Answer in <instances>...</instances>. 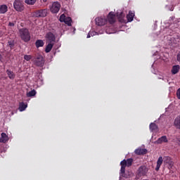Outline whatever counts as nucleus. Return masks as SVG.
I'll use <instances>...</instances> for the list:
<instances>
[{
  "instance_id": "1",
  "label": "nucleus",
  "mask_w": 180,
  "mask_h": 180,
  "mask_svg": "<svg viewBox=\"0 0 180 180\" xmlns=\"http://www.w3.org/2000/svg\"><path fill=\"white\" fill-rule=\"evenodd\" d=\"M19 36L25 43L30 41L32 37L30 36V32L27 28H20L18 27Z\"/></svg>"
},
{
  "instance_id": "2",
  "label": "nucleus",
  "mask_w": 180,
  "mask_h": 180,
  "mask_svg": "<svg viewBox=\"0 0 180 180\" xmlns=\"http://www.w3.org/2000/svg\"><path fill=\"white\" fill-rule=\"evenodd\" d=\"M13 6L14 9H15L17 12H22V11H25V6L20 0H15Z\"/></svg>"
},
{
  "instance_id": "3",
  "label": "nucleus",
  "mask_w": 180,
  "mask_h": 180,
  "mask_svg": "<svg viewBox=\"0 0 180 180\" xmlns=\"http://www.w3.org/2000/svg\"><path fill=\"white\" fill-rule=\"evenodd\" d=\"M34 63L37 67H43L44 65V58L41 55H37L34 58Z\"/></svg>"
},
{
  "instance_id": "4",
  "label": "nucleus",
  "mask_w": 180,
  "mask_h": 180,
  "mask_svg": "<svg viewBox=\"0 0 180 180\" xmlns=\"http://www.w3.org/2000/svg\"><path fill=\"white\" fill-rule=\"evenodd\" d=\"M60 8L61 4H60L58 1H55L52 4L51 7L50 8V11L52 12V13H58Z\"/></svg>"
},
{
  "instance_id": "5",
  "label": "nucleus",
  "mask_w": 180,
  "mask_h": 180,
  "mask_svg": "<svg viewBox=\"0 0 180 180\" xmlns=\"http://www.w3.org/2000/svg\"><path fill=\"white\" fill-rule=\"evenodd\" d=\"M106 20L109 22L110 25H113V23L116 22V15L113 12H110L108 15Z\"/></svg>"
},
{
  "instance_id": "6",
  "label": "nucleus",
  "mask_w": 180,
  "mask_h": 180,
  "mask_svg": "<svg viewBox=\"0 0 180 180\" xmlns=\"http://www.w3.org/2000/svg\"><path fill=\"white\" fill-rule=\"evenodd\" d=\"M147 172H148V169L146 166H141L138 169V175L139 176H144Z\"/></svg>"
},
{
  "instance_id": "7",
  "label": "nucleus",
  "mask_w": 180,
  "mask_h": 180,
  "mask_svg": "<svg viewBox=\"0 0 180 180\" xmlns=\"http://www.w3.org/2000/svg\"><path fill=\"white\" fill-rule=\"evenodd\" d=\"M95 22L98 26H105V25H106V22H108V20L105 18H96L95 19Z\"/></svg>"
},
{
  "instance_id": "8",
  "label": "nucleus",
  "mask_w": 180,
  "mask_h": 180,
  "mask_svg": "<svg viewBox=\"0 0 180 180\" xmlns=\"http://www.w3.org/2000/svg\"><path fill=\"white\" fill-rule=\"evenodd\" d=\"M37 18H46L47 16V9L38 10L36 12Z\"/></svg>"
},
{
  "instance_id": "9",
  "label": "nucleus",
  "mask_w": 180,
  "mask_h": 180,
  "mask_svg": "<svg viewBox=\"0 0 180 180\" xmlns=\"http://www.w3.org/2000/svg\"><path fill=\"white\" fill-rule=\"evenodd\" d=\"M163 162L165 165H169L168 168H172V162L171 160V158H169V156H165L163 158Z\"/></svg>"
},
{
  "instance_id": "10",
  "label": "nucleus",
  "mask_w": 180,
  "mask_h": 180,
  "mask_svg": "<svg viewBox=\"0 0 180 180\" xmlns=\"http://www.w3.org/2000/svg\"><path fill=\"white\" fill-rule=\"evenodd\" d=\"M46 37L49 43L56 41V36L52 32H48L46 35Z\"/></svg>"
},
{
  "instance_id": "11",
  "label": "nucleus",
  "mask_w": 180,
  "mask_h": 180,
  "mask_svg": "<svg viewBox=\"0 0 180 180\" xmlns=\"http://www.w3.org/2000/svg\"><path fill=\"white\" fill-rule=\"evenodd\" d=\"M134 153L136 155H144L145 154H147V149L139 148L135 150Z\"/></svg>"
},
{
  "instance_id": "12",
  "label": "nucleus",
  "mask_w": 180,
  "mask_h": 180,
  "mask_svg": "<svg viewBox=\"0 0 180 180\" xmlns=\"http://www.w3.org/2000/svg\"><path fill=\"white\" fill-rule=\"evenodd\" d=\"M120 165H121V174H124V172H126V167H127V162L126 160H123L122 161H121L120 162Z\"/></svg>"
},
{
  "instance_id": "13",
  "label": "nucleus",
  "mask_w": 180,
  "mask_h": 180,
  "mask_svg": "<svg viewBox=\"0 0 180 180\" xmlns=\"http://www.w3.org/2000/svg\"><path fill=\"white\" fill-rule=\"evenodd\" d=\"M162 162H164V160L162 158V156H160L158 158L157 161V165L155 167V171H160V168H161V165H162Z\"/></svg>"
},
{
  "instance_id": "14",
  "label": "nucleus",
  "mask_w": 180,
  "mask_h": 180,
  "mask_svg": "<svg viewBox=\"0 0 180 180\" xmlns=\"http://www.w3.org/2000/svg\"><path fill=\"white\" fill-rule=\"evenodd\" d=\"M149 127L150 131H153V133H157V131H158V126L154 122L150 123Z\"/></svg>"
},
{
  "instance_id": "15",
  "label": "nucleus",
  "mask_w": 180,
  "mask_h": 180,
  "mask_svg": "<svg viewBox=\"0 0 180 180\" xmlns=\"http://www.w3.org/2000/svg\"><path fill=\"white\" fill-rule=\"evenodd\" d=\"M8 12V6L6 4H2L0 6V14L5 15Z\"/></svg>"
},
{
  "instance_id": "16",
  "label": "nucleus",
  "mask_w": 180,
  "mask_h": 180,
  "mask_svg": "<svg viewBox=\"0 0 180 180\" xmlns=\"http://www.w3.org/2000/svg\"><path fill=\"white\" fill-rule=\"evenodd\" d=\"M179 70H180L179 65H176L172 67L171 72L173 75H175V74H178L179 72Z\"/></svg>"
},
{
  "instance_id": "17",
  "label": "nucleus",
  "mask_w": 180,
  "mask_h": 180,
  "mask_svg": "<svg viewBox=\"0 0 180 180\" xmlns=\"http://www.w3.org/2000/svg\"><path fill=\"white\" fill-rule=\"evenodd\" d=\"M156 143L158 144H161V143H168V139L166 136H162L156 141Z\"/></svg>"
},
{
  "instance_id": "18",
  "label": "nucleus",
  "mask_w": 180,
  "mask_h": 180,
  "mask_svg": "<svg viewBox=\"0 0 180 180\" xmlns=\"http://www.w3.org/2000/svg\"><path fill=\"white\" fill-rule=\"evenodd\" d=\"M174 124L175 126V127H176V129H180V115H178L174 122Z\"/></svg>"
},
{
  "instance_id": "19",
  "label": "nucleus",
  "mask_w": 180,
  "mask_h": 180,
  "mask_svg": "<svg viewBox=\"0 0 180 180\" xmlns=\"http://www.w3.org/2000/svg\"><path fill=\"white\" fill-rule=\"evenodd\" d=\"M127 18L128 22H133V20L134 19V13L133 11H130L129 12V14L127 15Z\"/></svg>"
},
{
  "instance_id": "20",
  "label": "nucleus",
  "mask_w": 180,
  "mask_h": 180,
  "mask_svg": "<svg viewBox=\"0 0 180 180\" xmlns=\"http://www.w3.org/2000/svg\"><path fill=\"white\" fill-rule=\"evenodd\" d=\"M8 135H6V134L4 132L1 133V136L0 137V143H6V141H8Z\"/></svg>"
},
{
  "instance_id": "21",
  "label": "nucleus",
  "mask_w": 180,
  "mask_h": 180,
  "mask_svg": "<svg viewBox=\"0 0 180 180\" xmlns=\"http://www.w3.org/2000/svg\"><path fill=\"white\" fill-rule=\"evenodd\" d=\"M6 74L10 79H15V77H16L15 73L10 70H6Z\"/></svg>"
},
{
  "instance_id": "22",
  "label": "nucleus",
  "mask_w": 180,
  "mask_h": 180,
  "mask_svg": "<svg viewBox=\"0 0 180 180\" xmlns=\"http://www.w3.org/2000/svg\"><path fill=\"white\" fill-rule=\"evenodd\" d=\"M26 108H27V104L23 103V102H21L19 103V110L20 112H23V110H26Z\"/></svg>"
},
{
  "instance_id": "23",
  "label": "nucleus",
  "mask_w": 180,
  "mask_h": 180,
  "mask_svg": "<svg viewBox=\"0 0 180 180\" xmlns=\"http://www.w3.org/2000/svg\"><path fill=\"white\" fill-rule=\"evenodd\" d=\"M35 46L37 49H39V47H43L44 46V41L41 39H37L35 42Z\"/></svg>"
},
{
  "instance_id": "24",
  "label": "nucleus",
  "mask_w": 180,
  "mask_h": 180,
  "mask_svg": "<svg viewBox=\"0 0 180 180\" xmlns=\"http://www.w3.org/2000/svg\"><path fill=\"white\" fill-rule=\"evenodd\" d=\"M53 46H54V44L49 42L45 49V52L50 53V51H51V50L53 49Z\"/></svg>"
},
{
  "instance_id": "25",
  "label": "nucleus",
  "mask_w": 180,
  "mask_h": 180,
  "mask_svg": "<svg viewBox=\"0 0 180 180\" xmlns=\"http://www.w3.org/2000/svg\"><path fill=\"white\" fill-rule=\"evenodd\" d=\"M8 46L10 47L11 50L15 47V39H10L8 41Z\"/></svg>"
},
{
  "instance_id": "26",
  "label": "nucleus",
  "mask_w": 180,
  "mask_h": 180,
  "mask_svg": "<svg viewBox=\"0 0 180 180\" xmlns=\"http://www.w3.org/2000/svg\"><path fill=\"white\" fill-rule=\"evenodd\" d=\"M72 22V19H71L70 17H67L64 21V23H65V25H68V26H71Z\"/></svg>"
},
{
  "instance_id": "27",
  "label": "nucleus",
  "mask_w": 180,
  "mask_h": 180,
  "mask_svg": "<svg viewBox=\"0 0 180 180\" xmlns=\"http://www.w3.org/2000/svg\"><path fill=\"white\" fill-rule=\"evenodd\" d=\"M25 2L27 5H34L37 0H25Z\"/></svg>"
},
{
  "instance_id": "28",
  "label": "nucleus",
  "mask_w": 180,
  "mask_h": 180,
  "mask_svg": "<svg viewBox=\"0 0 180 180\" xmlns=\"http://www.w3.org/2000/svg\"><path fill=\"white\" fill-rule=\"evenodd\" d=\"M35 81L36 82H39V81H41V72H38L35 75Z\"/></svg>"
},
{
  "instance_id": "29",
  "label": "nucleus",
  "mask_w": 180,
  "mask_h": 180,
  "mask_svg": "<svg viewBox=\"0 0 180 180\" xmlns=\"http://www.w3.org/2000/svg\"><path fill=\"white\" fill-rule=\"evenodd\" d=\"M36 94H37L36 90L33 89L27 94V96L28 98H31V96H34Z\"/></svg>"
},
{
  "instance_id": "30",
  "label": "nucleus",
  "mask_w": 180,
  "mask_h": 180,
  "mask_svg": "<svg viewBox=\"0 0 180 180\" xmlns=\"http://www.w3.org/2000/svg\"><path fill=\"white\" fill-rule=\"evenodd\" d=\"M133 165V158H129L127 160V167H131Z\"/></svg>"
},
{
  "instance_id": "31",
  "label": "nucleus",
  "mask_w": 180,
  "mask_h": 180,
  "mask_svg": "<svg viewBox=\"0 0 180 180\" xmlns=\"http://www.w3.org/2000/svg\"><path fill=\"white\" fill-rule=\"evenodd\" d=\"M95 34H96V32H94V31H90L89 32V34H87V39H89L91 37H94L95 36Z\"/></svg>"
},
{
  "instance_id": "32",
  "label": "nucleus",
  "mask_w": 180,
  "mask_h": 180,
  "mask_svg": "<svg viewBox=\"0 0 180 180\" xmlns=\"http://www.w3.org/2000/svg\"><path fill=\"white\" fill-rule=\"evenodd\" d=\"M67 19V17H65V15L64 14H62L60 16V22H65V20Z\"/></svg>"
},
{
  "instance_id": "33",
  "label": "nucleus",
  "mask_w": 180,
  "mask_h": 180,
  "mask_svg": "<svg viewBox=\"0 0 180 180\" xmlns=\"http://www.w3.org/2000/svg\"><path fill=\"white\" fill-rule=\"evenodd\" d=\"M24 60H25L26 61H30V60H32V56L31 55H25L24 56Z\"/></svg>"
},
{
  "instance_id": "34",
  "label": "nucleus",
  "mask_w": 180,
  "mask_h": 180,
  "mask_svg": "<svg viewBox=\"0 0 180 180\" xmlns=\"http://www.w3.org/2000/svg\"><path fill=\"white\" fill-rule=\"evenodd\" d=\"M176 60L180 63V51L179 52L177 53V56H176Z\"/></svg>"
},
{
  "instance_id": "35",
  "label": "nucleus",
  "mask_w": 180,
  "mask_h": 180,
  "mask_svg": "<svg viewBox=\"0 0 180 180\" xmlns=\"http://www.w3.org/2000/svg\"><path fill=\"white\" fill-rule=\"evenodd\" d=\"M176 96L178 99H180V89H179L176 91Z\"/></svg>"
},
{
  "instance_id": "36",
  "label": "nucleus",
  "mask_w": 180,
  "mask_h": 180,
  "mask_svg": "<svg viewBox=\"0 0 180 180\" xmlns=\"http://www.w3.org/2000/svg\"><path fill=\"white\" fill-rule=\"evenodd\" d=\"M8 26H10L11 27H13V26H15V23L10 22L8 23Z\"/></svg>"
},
{
  "instance_id": "37",
  "label": "nucleus",
  "mask_w": 180,
  "mask_h": 180,
  "mask_svg": "<svg viewBox=\"0 0 180 180\" xmlns=\"http://www.w3.org/2000/svg\"><path fill=\"white\" fill-rule=\"evenodd\" d=\"M20 25L21 27H23L24 24L22 22H21Z\"/></svg>"
},
{
  "instance_id": "38",
  "label": "nucleus",
  "mask_w": 180,
  "mask_h": 180,
  "mask_svg": "<svg viewBox=\"0 0 180 180\" xmlns=\"http://www.w3.org/2000/svg\"><path fill=\"white\" fill-rule=\"evenodd\" d=\"M1 58H2V56L0 55V61H1Z\"/></svg>"
}]
</instances>
